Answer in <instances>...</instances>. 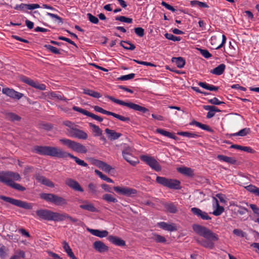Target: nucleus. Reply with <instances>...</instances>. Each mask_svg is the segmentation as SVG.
Instances as JSON below:
<instances>
[{
	"mask_svg": "<svg viewBox=\"0 0 259 259\" xmlns=\"http://www.w3.org/2000/svg\"><path fill=\"white\" fill-rule=\"evenodd\" d=\"M35 179L38 182L48 187L51 188H54L55 187L54 184L52 181H51L49 179L40 175H36L35 176Z\"/></svg>",
	"mask_w": 259,
	"mask_h": 259,
	"instance_id": "nucleus-21",
	"label": "nucleus"
},
{
	"mask_svg": "<svg viewBox=\"0 0 259 259\" xmlns=\"http://www.w3.org/2000/svg\"><path fill=\"white\" fill-rule=\"evenodd\" d=\"M111 115L122 121L128 122L130 121V118L129 117H124L114 112H112V114H111Z\"/></svg>",
	"mask_w": 259,
	"mask_h": 259,
	"instance_id": "nucleus-45",
	"label": "nucleus"
},
{
	"mask_svg": "<svg viewBox=\"0 0 259 259\" xmlns=\"http://www.w3.org/2000/svg\"><path fill=\"white\" fill-rule=\"evenodd\" d=\"M154 239L156 242L159 243H164L166 241L165 238L160 235H155Z\"/></svg>",
	"mask_w": 259,
	"mask_h": 259,
	"instance_id": "nucleus-60",
	"label": "nucleus"
},
{
	"mask_svg": "<svg viewBox=\"0 0 259 259\" xmlns=\"http://www.w3.org/2000/svg\"><path fill=\"white\" fill-rule=\"evenodd\" d=\"M105 132L107 134L108 139L111 140H116L121 136V134L120 133H116L114 130H110L109 128H106Z\"/></svg>",
	"mask_w": 259,
	"mask_h": 259,
	"instance_id": "nucleus-25",
	"label": "nucleus"
},
{
	"mask_svg": "<svg viewBox=\"0 0 259 259\" xmlns=\"http://www.w3.org/2000/svg\"><path fill=\"white\" fill-rule=\"evenodd\" d=\"M63 124L68 127L67 130L68 135L70 133V132L71 131L72 129H74L75 127H76V125L73 122L68 120L64 121L63 122Z\"/></svg>",
	"mask_w": 259,
	"mask_h": 259,
	"instance_id": "nucleus-44",
	"label": "nucleus"
},
{
	"mask_svg": "<svg viewBox=\"0 0 259 259\" xmlns=\"http://www.w3.org/2000/svg\"><path fill=\"white\" fill-rule=\"evenodd\" d=\"M199 51L202 56L206 59L211 57V54L206 49H199Z\"/></svg>",
	"mask_w": 259,
	"mask_h": 259,
	"instance_id": "nucleus-54",
	"label": "nucleus"
},
{
	"mask_svg": "<svg viewBox=\"0 0 259 259\" xmlns=\"http://www.w3.org/2000/svg\"><path fill=\"white\" fill-rule=\"evenodd\" d=\"M164 36L166 38L174 41H179L181 39L180 37L176 36L171 33H166L164 34Z\"/></svg>",
	"mask_w": 259,
	"mask_h": 259,
	"instance_id": "nucleus-47",
	"label": "nucleus"
},
{
	"mask_svg": "<svg viewBox=\"0 0 259 259\" xmlns=\"http://www.w3.org/2000/svg\"><path fill=\"white\" fill-rule=\"evenodd\" d=\"M94 248L100 253H103L107 251L109 249L108 247L101 241H96L93 243Z\"/></svg>",
	"mask_w": 259,
	"mask_h": 259,
	"instance_id": "nucleus-19",
	"label": "nucleus"
},
{
	"mask_svg": "<svg viewBox=\"0 0 259 259\" xmlns=\"http://www.w3.org/2000/svg\"><path fill=\"white\" fill-rule=\"evenodd\" d=\"M33 151L39 155L50 156L58 158H64L69 157L74 160L76 163L78 165L84 167L88 166V164L83 160L79 159L72 154L66 152L62 149L58 147L47 146H36L33 148Z\"/></svg>",
	"mask_w": 259,
	"mask_h": 259,
	"instance_id": "nucleus-1",
	"label": "nucleus"
},
{
	"mask_svg": "<svg viewBox=\"0 0 259 259\" xmlns=\"http://www.w3.org/2000/svg\"><path fill=\"white\" fill-rule=\"evenodd\" d=\"M0 199L4 201L7 202L15 206L20 207L26 209H31L32 208V205L31 203H28L20 200L16 199L9 197H7L3 195L0 196Z\"/></svg>",
	"mask_w": 259,
	"mask_h": 259,
	"instance_id": "nucleus-9",
	"label": "nucleus"
},
{
	"mask_svg": "<svg viewBox=\"0 0 259 259\" xmlns=\"http://www.w3.org/2000/svg\"><path fill=\"white\" fill-rule=\"evenodd\" d=\"M191 211L198 218L203 220H210L211 219L206 212L203 211L197 207L192 208L191 209Z\"/></svg>",
	"mask_w": 259,
	"mask_h": 259,
	"instance_id": "nucleus-16",
	"label": "nucleus"
},
{
	"mask_svg": "<svg viewBox=\"0 0 259 259\" xmlns=\"http://www.w3.org/2000/svg\"><path fill=\"white\" fill-rule=\"evenodd\" d=\"M108 239L110 242L116 245L122 246L125 245V242L124 240L116 236L110 235L108 237Z\"/></svg>",
	"mask_w": 259,
	"mask_h": 259,
	"instance_id": "nucleus-26",
	"label": "nucleus"
},
{
	"mask_svg": "<svg viewBox=\"0 0 259 259\" xmlns=\"http://www.w3.org/2000/svg\"><path fill=\"white\" fill-rule=\"evenodd\" d=\"M68 220L73 223H75L77 225H80L81 222L76 218H73L70 215L66 213H59L58 222H61L65 221V220Z\"/></svg>",
	"mask_w": 259,
	"mask_h": 259,
	"instance_id": "nucleus-20",
	"label": "nucleus"
},
{
	"mask_svg": "<svg viewBox=\"0 0 259 259\" xmlns=\"http://www.w3.org/2000/svg\"><path fill=\"white\" fill-rule=\"evenodd\" d=\"M192 228L196 233L206 239V240H204L196 238L198 243L205 248L212 249L214 247V243L213 241H217L219 240L217 234L206 227L200 225L194 224Z\"/></svg>",
	"mask_w": 259,
	"mask_h": 259,
	"instance_id": "nucleus-2",
	"label": "nucleus"
},
{
	"mask_svg": "<svg viewBox=\"0 0 259 259\" xmlns=\"http://www.w3.org/2000/svg\"><path fill=\"white\" fill-rule=\"evenodd\" d=\"M208 102L211 104L215 105H219L225 104V103L224 102L219 101L218 100V99L215 97L213 98L212 99H209L208 100Z\"/></svg>",
	"mask_w": 259,
	"mask_h": 259,
	"instance_id": "nucleus-56",
	"label": "nucleus"
},
{
	"mask_svg": "<svg viewBox=\"0 0 259 259\" xmlns=\"http://www.w3.org/2000/svg\"><path fill=\"white\" fill-rule=\"evenodd\" d=\"M217 158L220 161L226 162L229 163L234 164L235 162V160L233 158L223 155H218L217 156Z\"/></svg>",
	"mask_w": 259,
	"mask_h": 259,
	"instance_id": "nucleus-37",
	"label": "nucleus"
},
{
	"mask_svg": "<svg viewBox=\"0 0 259 259\" xmlns=\"http://www.w3.org/2000/svg\"><path fill=\"white\" fill-rule=\"evenodd\" d=\"M103 199L108 202H117V200L113 197L111 194H105L103 196Z\"/></svg>",
	"mask_w": 259,
	"mask_h": 259,
	"instance_id": "nucleus-42",
	"label": "nucleus"
},
{
	"mask_svg": "<svg viewBox=\"0 0 259 259\" xmlns=\"http://www.w3.org/2000/svg\"><path fill=\"white\" fill-rule=\"evenodd\" d=\"M246 189L255 195L259 196V188L253 185H249L245 187Z\"/></svg>",
	"mask_w": 259,
	"mask_h": 259,
	"instance_id": "nucleus-39",
	"label": "nucleus"
},
{
	"mask_svg": "<svg viewBox=\"0 0 259 259\" xmlns=\"http://www.w3.org/2000/svg\"><path fill=\"white\" fill-rule=\"evenodd\" d=\"M156 181L158 184L169 189L175 190L180 189V182L177 180L157 176Z\"/></svg>",
	"mask_w": 259,
	"mask_h": 259,
	"instance_id": "nucleus-7",
	"label": "nucleus"
},
{
	"mask_svg": "<svg viewBox=\"0 0 259 259\" xmlns=\"http://www.w3.org/2000/svg\"><path fill=\"white\" fill-rule=\"evenodd\" d=\"M120 45L124 49H125L127 50L133 51V50H135V49L136 48V47L134 44H131L128 42H127V41H121Z\"/></svg>",
	"mask_w": 259,
	"mask_h": 259,
	"instance_id": "nucleus-41",
	"label": "nucleus"
},
{
	"mask_svg": "<svg viewBox=\"0 0 259 259\" xmlns=\"http://www.w3.org/2000/svg\"><path fill=\"white\" fill-rule=\"evenodd\" d=\"M131 149L127 148L124 149L122 152L123 158L133 166H135L139 163L138 159L132 155Z\"/></svg>",
	"mask_w": 259,
	"mask_h": 259,
	"instance_id": "nucleus-12",
	"label": "nucleus"
},
{
	"mask_svg": "<svg viewBox=\"0 0 259 259\" xmlns=\"http://www.w3.org/2000/svg\"><path fill=\"white\" fill-rule=\"evenodd\" d=\"M164 207L166 210L170 213H175L177 211V207L172 203H165L164 204Z\"/></svg>",
	"mask_w": 259,
	"mask_h": 259,
	"instance_id": "nucleus-40",
	"label": "nucleus"
},
{
	"mask_svg": "<svg viewBox=\"0 0 259 259\" xmlns=\"http://www.w3.org/2000/svg\"><path fill=\"white\" fill-rule=\"evenodd\" d=\"M68 135L70 137L81 140H86L88 138V134L85 132L76 127L72 129Z\"/></svg>",
	"mask_w": 259,
	"mask_h": 259,
	"instance_id": "nucleus-15",
	"label": "nucleus"
},
{
	"mask_svg": "<svg viewBox=\"0 0 259 259\" xmlns=\"http://www.w3.org/2000/svg\"><path fill=\"white\" fill-rule=\"evenodd\" d=\"M36 213L40 220L58 222L59 212H54L47 209H39L36 210Z\"/></svg>",
	"mask_w": 259,
	"mask_h": 259,
	"instance_id": "nucleus-5",
	"label": "nucleus"
},
{
	"mask_svg": "<svg viewBox=\"0 0 259 259\" xmlns=\"http://www.w3.org/2000/svg\"><path fill=\"white\" fill-rule=\"evenodd\" d=\"M198 84L202 88L210 91H217L219 90L218 87L208 84L205 82H199Z\"/></svg>",
	"mask_w": 259,
	"mask_h": 259,
	"instance_id": "nucleus-30",
	"label": "nucleus"
},
{
	"mask_svg": "<svg viewBox=\"0 0 259 259\" xmlns=\"http://www.w3.org/2000/svg\"><path fill=\"white\" fill-rule=\"evenodd\" d=\"M89 125L90 127H92L94 129V132L96 133L97 134H100L101 133V131L98 126L92 123H90Z\"/></svg>",
	"mask_w": 259,
	"mask_h": 259,
	"instance_id": "nucleus-63",
	"label": "nucleus"
},
{
	"mask_svg": "<svg viewBox=\"0 0 259 259\" xmlns=\"http://www.w3.org/2000/svg\"><path fill=\"white\" fill-rule=\"evenodd\" d=\"M63 249L64 251L67 253V255L72 259H77L74 255L73 252L72 251L71 248L69 245L68 243L64 241L63 242Z\"/></svg>",
	"mask_w": 259,
	"mask_h": 259,
	"instance_id": "nucleus-31",
	"label": "nucleus"
},
{
	"mask_svg": "<svg viewBox=\"0 0 259 259\" xmlns=\"http://www.w3.org/2000/svg\"><path fill=\"white\" fill-rule=\"evenodd\" d=\"M233 233L234 235L243 237L245 235V233L242 231V230L238 229H234L233 231Z\"/></svg>",
	"mask_w": 259,
	"mask_h": 259,
	"instance_id": "nucleus-58",
	"label": "nucleus"
},
{
	"mask_svg": "<svg viewBox=\"0 0 259 259\" xmlns=\"http://www.w3.org/2000/svg\"><path fill=\"white\" fill-rule=\"evenodd\" d=\"M101 187L106 192H110V193L112 192L111 187H110L108 185H107L106 184H102Z\"/></svg>",
	"mask_w": 259,
	"mask_h": 259,
	"instance_id": "nucleus-64",
	"label": "nucleus"
},
{
	"mask_svg": "<svg viewBox=\"0 0 259 259\" xmlns=\"http://www.w3.org/2000/svg\"><path fill=\"white\" fill-rule=\"evenodd\" d=\"M2 93L11 98L17 100L21 99L23 96V94L8 88H3L2 89Z\"/></svg>",
	"mask_w": 259,
	"mask_h": 259,
	"instance_id": "nucleus-13",
	"label": "nucleus"
},
{
	"mask_svg": "<svg viewBox=\"0 0 259 259\" xmlns=\"http://www.w3.org/2000/svg\"><path fill=\"white\" fill-rule=\"evenodd\" d=\"M107 98L112 102L118 104L120 105L126 106L131 109L135 111H140L143 113H145L148 111V109L145 107L141 106L138 104L132 102H125L123 101L116 99L112 96H107Z\"/></svg>",
	"mask_w": 259,
	"mask_h": 259,
	"instance_id": "nucleus-8",
	"label": "nucleus"
},
{
	"mask_svg": "<svg viewBox=\"0 0 259 259\" xmlns=\"http://www.w3.org/2000/svg\"><path fill=\"white\" fill-rule=\"evenodd\" d=\"M29 85L41 91H44L46 90V86L45 84L42 83H39L38 82L34 81L33 80H32Z\"/></svg>",
	"mask_w": 259,
	"mask_h": 259,
	"instance_id": "nucleus-38",
	"label": "nucleus"
},
{
	"mask_svg": "<svg viewBox=\"0 0 259 259\" xmlns=\"http://www.w3.org/2000/svg\"><path fill=\"white\" fill-rule=\"evenodd\" d=\"M7 118L12 121H19L20 119V117L13 113H10L7 115Z\"/></svg>",
	"mask_w": 259,
	"mask_h": 259,
	"instance_id": "nucleus-51",
	"label": "nucleus"
},
{
	"mask_svg": "<svg viewBox=\"0 0 259 259\" xmlns=\"http://www.w3.org/2000/svg\"><path fill=\"white\" fill-rule=\"evenodd\" d=\"M212 207L213 211L212 213L215 216L220 215L224 211V208L220 205L218 200L215 197H212Z\"/></svg>",
	"mask_w": 259,
	"mask_h": 259,
	"instance_id": "nucleus-17",
	"label": "nucleus"
},
{
	"mask_svg": "<svg viewBox=\"0 0 259 259\" xmlns=\"http://www.w3.org/2000/svg\"><path fill=\"white\" fill-rule=\"evenodd\" d=\"M45 47L51 52L55 54H60V51L58 48L50 45H46Z\"/></svg>",
	"mask_w": 259,
	"mask_h": 259,
	"instance_id": "nucleus-46",
	"label": "nucleus"
},
{
	"mask_svg": "<svg viewBox=\"0 0 259 259\" xmlns=\"http://www.w3.org/2000/svg\"><path fill=\"white\" fill-rule=\"evenodd\" d=\"M177 134L179 136L193 139H196L199 136L196 133L188 132H178Z\"/></svg>",
	"mask_w": 259,
	"mask_h": 259,
	"instance_id": "nucleus-35",
	"label": "nucleus"
},
{
	"mask_svg": "<svg viewBox=\"0 0 259 259\" xmlns=\"http://www.w3.org/2000/svg\"><path fill=\"white\" fill-rule=\"evenodd\" d=\"M72 109L74 111H77L78 112H80V113L83 114V115H85L87 116L92 117L94 119L96 120L99 122H102L103 120V119L102 117H101L99 116H98L96 114H94L92 113H91V112H89L88 111H87L84 109L79 108L77 106H74L72 107Z\"/></svg>",
	"mask_w": 259,
	"mask_h": 259,
	"instance_id": "nucleus-14",
	"label": "nucleus"
},
{
	"mask_svg": "<svg viewBox=\"0 0 259 259\" xmlns=\"http://www.w3.org/2000/svg\"><path fill=\"white\" fill-rule=\"evenodd\" d=\"M94 108L96 111L101 113L102 114H104L108 115H111V114H112V112L105 110L98 106H95L94 107Z\"/></svg>",
	"mask_w": 259,
	"mask_h": 259,
	"instance_id": "nucleus-50",
	"label": "nucleus"
},
{
	"mask_svg": "<svg viewBox=\"0 0 259 259\" xmlns=\"http://www.w3.org/2000/svg\"><path fill=\"white\" fill-rule=\"evenodd\" d=\"M47 15L48 16H50L52 18L56 19L57 20L58 23L59 24H62L63 23V19L60 17L58 16L57 15H56V14H54L53 13H51L49 12H47Z\"/></svg>",
	"mask_w": 259,
	"mask_h": 259,
	"instance_id": "nucleus-52",
	"label": "nucleus"
},
{
	"mask_svg": "<svg viewBox=\"0 0 259 259\" xmlns=\"http://www.w3.org/2000/svg\"><path fill=\"white\" fill-rule=\"evenodd\" d=\"M88 188L90 190V193L94 195H97L98 191L97 190V186L94 183H91L88 185Z\"/></svg>",
	"mask_w": 259,
	"mask_h": 259,
	"instance_id": "nucleus-48",
	"label": "nucleus"
},
{
	"mask_svg": "<svg viewBox=\"0 0 259 259\" xmlns=\"http://www.w3.org/2000/svg\"><path fill=\"white\" fill-rule=\"evenodd\" d=\"M203 109L208 111V112L207 113L206 117L209 119L213 117L215 112H220V110L214 106L204 105L203 106Z\"/></svg>",
	"mask_w": 259,
	"mask_h": 259,
	"instance_id": "nucleus-22",
	"label": "nucleus"
},
{
	"mask_svg": "<svg viewBox=\"0 0 259 259\" xmlns=\"http://www.w3.org/2000/svg\"><path fill=\"white\" fill-rule=\"evenodd\" d=\"M115 20L127 23H131L133 22V19L132 18L122 16L116 17L115 18Z\"/></svg>",
	"mask_w": 259,
	"mask_h": 259,
	"instance_id": "nucleus-49",
	"label": "nucleus"
},
{
	"mask_svg": "<svg viewBox=\"0 0 259 259\" xmlns=\"http://www.w3.org/2000/svg\"><path fill=\"white\" fill-rule=\"evenodd\" d=\"M65 184L70 188L75 191L81 192L83 191V189L80 186L79 184L77 181L72 179H67L65 181Z\"/></svg>",
	"mask_w": 259,
	"mask_h": 259,
	"instance_id": "nucleus-18",
	"label": "nucleus"
},
{
	"mask_svg": "<svg viewBox=\"0 0 259 259\" xmlns=\"http://www.w3.org/2000/svg\"><path fill=\"white\" fill-rule=\"evenodd\" d=\"M113 189L117 193L127 197H133L137 193V190L127 187L114 186Z\"/></svg>",
	"mask_w": 259,
	"mask_h": 259,
	"instance_id": "nucleus-10",
	"label": "nucleus"
},
{
	"mask_svg": "<svg viewBox=\"0 0 259 259\" xmlns=\"http://www.w3.org/2000/svg\"><path fill=\"white\" fill-rule=\"evenodd\" d=\"M173 63H175L179 68L184 67L185 64V61L182 57H173L171 59Z\"/></svg>",
	"mask_w": 259,
	"mask_h": 259,
	"instance_id": "nucleus-32",
	"label": "nucleus"
},
{
	"mask_svg": "<svg viewBox=\"0 0 259 259\" xmlns=\"http://www.w3.org/2000/svg\"><path fill=\"white\" fill-rule=\"evenodd\" d=\"M40 197L41 199L56 206H63L67 204V201L65 198L52 193H43L40 194Z\"/></svg>",
	"mask_w": 259,
	"mask_h": 259,
	"instance_id": "nucleus-4",
	"label": "nucleus"
},
{
	"mask_svg": "<svg viewBox=\"0 0 259 259\" xmlns=\"http://www.w3.org/2000/svg\"><path fill=\"white\" fill-rule=\"evenodd\" d=\"M88 18L89 21L93 24H97L99 22V19L97 17L93 16L91 13L87 14Z\"/></svg>",
	"mask_w": 259,
	"mask_h": 259,
	"instance_id": "nucleus-55",
	"label": "nucleus"
},
{
	"mask_svg": "<svg viewBox=\"0 0 259 259\" xmlns=\"http://www.w3.org/2000/svg\"><path fill=\"white\" fill-rule=\"evenodd\" d=\"M156 132L158 134H160L164 136L168 137L172 139L175 140L177 138V137L175 136L173 134L161 128H157Z\"/></svg>",
	"mask_w": 259,
	"mask_h": 259,
	"instance_id": "nucleus-34",
	"label": "nucleus"
},
{
	"mask_svg": "<svg viewBox=\"0 0 259 259\" xmlns=\"http://www.w3.org/2000/svg\"><path fill=\"white\" fill-rule=\"evenodd\" d=\"M226 68V65L224 64H221L214 69L210 70V73L217 75L222 74Z\"/></svg>",
	"mask_w": 259,
	"mask_h": 259,
	"instance_id": "nucleus-29",
	"label": "nucleus"
},
{
	"mask_svg": "<svg viewBox=\"0 0 259 259\" xmlns=\"http://www.w3.org/2000/svg\"><path fill=\"white\" fill-rule=\"evenodd\" d=\"M161 5L163 6H164L166 9L169 11H171V12H174L176 11V9L172 6H170V5L167 4L164 2H162Z\"/></svg>",
	"mask_w": 259,
	"mask_h": 259,
	"instance_id": "nucleus-62",
	"label": "nucleus"
},
{
	"mask_svg": "<svg viewBox=\"0 0 259 259\" xmlns=\"http://www.w3.org/2000/svg\"><path fill=\"white\" fill-rule=\"evenodd\" d=\"M250 207L255 214L259 217V207L254 204H250Z\"/></svg>",
	"mask_w": 259,
	"mask_h": 259,
	"instance_id": "nucleus-59",
	"label": "nucleus"
},
{
	"mask_svg": "<svg viewBox=\"0 0 259 259\" xmlns=\"http://www.w3.org/2000/svg\"><path fill=\"white\" fill-rule=\"evenodd\" d=\"M177 171L184 175L189 177H192L194 175L193 170L191 168L185 166L177 168Z\"/></svg>",
	"mask_w": 259,
	"mask_h": 259,
	"instance_id": "nucleus-28",
	"label": "nucleus"
},
{
	"mask_svg": "<svg viewBox=\"0 0 259 259\" xmlns=\"http://www.w3.org/2000/svg\"><path fill=\"white\" fill-rule=\"evenodd\" d=\"M87 231L91 233L93 235L100 238L105 237L108 234V232L106 230L101 231L97 229L87 228Z\"/></svg>",
	"mask_w": 259,
	"mask_h": 259,
	"instance_id": "nucleus-24",
	"label": "nucleus"
},
{
	"mask_svg": "<svg viewBox=\"0 0 259 259\" xmlns=\"http://www.w3.org/2000/svg\"><path fill=\"white\" fill-rule=\"evenodd\" d=\"M157 225L160 228L166 231L172 232L177 230L176 226L174 224H168L164 222H161L158 223Z\"/></svg>",
	"mask_w": 259,
	"mask_h": 259,
	"instance_id": "nucleus-23",
	"label": "nucleus"
},
{
	"mask_svg": "<svg viewBox=\"0 0 259 259\" xmlns=\"http://www.w3.org/2000/svg\"><path fill=\"white\" fill-rule=\"evenodd\" d=\"M135 76V73H130L127 75H122L118 78L120 80H127L133 79Z\"/></svg>",
	"mask_w": 259,
	"mask_h": 259,
	"instance_id": "nucleus-53",
	"label": "nucleus"
},
{
	"mask_svg": "<svg viewBox=\"0 0 259 259\" xmlns=\"http://www.w3.org/2000/svg\"><path fill=\"white\" fill-rule=\"evenodd\" d=\"M59 141L63 145L67 146L75 152L80 153H85L88 151L87 149L84 146L79 143H77L70 139L63 138L60 139Z\"/></svg>",
	"mask_w": 259,
	"mask_h": 259,
	"instance_id": "nucleus-6",
	"label": "nucleus"
},
{
	"mask_svg": "<svg viewBox=\"0 0 259 259\" xmlns=\"http://www.w3.org/2000/svg\"><path fill=\"white\" fill-rule=\"evenodd\" d=\"M20 180L21 176L17 172L10 171L0 172V182L18 191H24L26 190L24 187L14 182Z\"/></svg>",
	"mask_w": 259,
	"mask_h": 259,
	"instance_id": "nucleus-3",
	"label": "nucleus"
},
{
	"mask_svg": "<svg viewBox=\"0 0 259 259\" xmlns=\"http://www.w3.org/2000/svg\"><path fill=\"white\" fill-rule=\"evenodd\" d=\"M250 132V130L249 128H244L241 130H240L238 132L236 133H233L230 134V136L232 137H235V136H241V137H244L246 136L247 134H248Z\"/></svg>",
	"mask_w": 259,
	"mask_h": 259,
	"instance_id": "nucleus-36",
	"label": "nucleus"
},
{
	"mask_svg": "<svg viewBox=\"0 0 259 259\" xmlns=\"http://www.w3.org/2000/svg\"><path fill=\"white\" fill-rule=\"evenodd\" d=\"M141 159L156 171H158L161 170L160 165L154 157L147 155H142L141 156Z\"/></svg>",
	"mask_w": 259,
	"mask_h": 259,
	"instance_id": "nucleus-11",
	"label": "nucleus"
},
{
	"mask_svg": "<svg viewBox=\"0 0 259 259\" xmlns=\"http://www.w3.org/2000/svg\"><path fill=\"white\" fill-rule=\"evenodd\" d=\"M192 6H197L200 8H208V5L205 2H199L198 1H193L191 2Z\"/></svg>",
	"mask_w": 259,
	"mask_h": 259,
	"instance_id": "nucleus-43",
	"label": "nucleus"
},
{
	"mask_svg": "<svg viewBox=\"0 0 259 259\" xmlns=\"http://www.w3.org/2000/svg\"><path fill=\"white\" fill-rule=\"evenodd\" d=\"M135 32L136 33V34L140 37H143L145 34L144 29L143 28H142V27L135 28Z\"/></svg>",
	"mask_w": 259,
	"mask_h": 259,
	"instance_id": "nucleus-57",
	"label": "nucleus"
},
{
	"mask_svg": "<svg viewBox=\"0 0 259 259\" xmlns=\"http://www.w3.org/2000/svg\"><path fill=\"white\" fill-rule=\"evenodd\" d=\"M84 204H81L79 206L80 208L84 210H88L93 212H98V209L94 206V205L87 201L83 202Z\"/></svg>",
	"mask_w": 259,
	"mask_h": 259,
	"instance_id": "nucleus-27",
	"label": "nucleus"
},
{
	"mask_svg": "<svg viewBox=\"0 0 259 259\" xmlns=\"http://www.w3.org/2000/svg\"><path fill=\"white\" fill-rule=\"evenodd\" d=\"M58 39L59 40H64V41L69 43L70 44H71L74 46H76L75 43L68 38H67V37H64L62 36H60L58 37Z\"/></svg>",
	"mask_w": 259,
	"mask_h": 259,
	"instance_id": "nucleus-61",
	"label": "nucleus"
},
{
	"mask_svg": "<svg viewBox=\"0 0 259 259\" xmlns=\"http://www.w3.org/2000/svg\"><path fill=\"white\" fill-rule=\"evenodd\" d=\"M83 93L95 98H99L101 97V95L98 92L88 89H83Z\"/></svg>",
	"mask_w": 259,
	"mask_h": 259,
	"instance_id": "nucleus-33",
	"label": "nucleus"
}]
</instances>
